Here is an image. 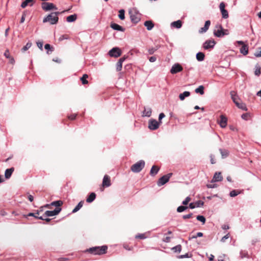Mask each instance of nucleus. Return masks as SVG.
I'll use <instances>...</instances> for the list:
<instances>
[{"mask_svg": "<svg viewBox=\"0 0 261 261\" xmlns=\"http://www.w3.org/2000/svg\"><path fill=\"white\" fill-rule=\"evenodd\" d=\"M110 26L113 30L120 32H124L125 30L122 27L115 23H112Z\"/></svg>", "mask_w": 261, "mask_h": 261, "instance_id": "f3484780", "label": "nucleus"}, {"mask_svg": "<svg viewBox=\"0 0 261 261\" xmlns=\"http://www.w3.org/2000/svg\"><path fill=\"white\" fill-rule=\"evenodd\" d=\"M144 25L146 27L147 30L150 31L153 28L154 24L151 21L147 20L145 21Z\"/></svg>", "mask_w": 261, "mask_h": 261, "instance_id": "4be33fe9", "label": "nucleus"}, {"mask_svg": "<svg viewBox=\"0 0 261 261\" xmlns=\"http://www.w3.org/2000/svg\"><path fill=\"white\" fill-rule=\"evenodd\" d=\"M121 51L119 47H115L111 49L108 53V55L111 57L117 58L121 56Z\"/></svg>", "mask_w": 261, "mask_h": 261, "instance_id": "6e6552de", "label": "nucleus"}, {"mask_svg": "<svg viewBox=\"0 0 261 261\" xmlns=\"http://www.w3.org/2000/svg\"><path fill=\"white\" fill-rule=\"evenodd\" d=\"M172 173H170L167 174H166L161 178H160L158 181L157 184L158 186H162L167 183L170 178L171 177Z\"/></svg>", "mask_w": 261, "mask_h": 261, "instance_id": "423d86ee", "label": "nucleus"}, {"mask_svg": "<svg viewBox=\"0 0 261 261\" xmlns=\"http://www.w3.org/2000/svg\"><path fill=\"white\" fill-rule=\"evenodd\" d=\"M254 74L257 76H259L260 74V68L258 64L255 65V70L254 71Z\"/></svg>", "mask_w": 261, "mask_h": 261, "instance_id": "ea45409f", "label": "nucleus"}, {"mask_svg": "<svg viewBox=\"0 0 261 261\" xmlns=\"http://www.w3.org/2000/svg\"><path fill=\"white\" fill-rule=\"evenodd\" d=\"M108 249V246L103 245L101 246H95L91 247L86 250V252H88L94 255H102L106 253Z\"/></svg>", "mask_w": 261, "mask_h": 261, "instance_id": "f257e3e1", "label": "nucleus"}, {"mask_svg": "<svg viewBox=\"0 0 261 261\" xmlns=\"http://www.w3.org/2000/svg\"><path fill=\"white\" fill-rule=\"evenodd\" d=\"M32 45V43L31 42H28L25 46H24L22 48V51L23 52L27 50L29 48L31 47Z\"/></svg>", "mask_w": 261, "mask_h": 261, "instance_id": "a18cd8bd", "label": "nucleus"}, {"mask_svg": "<svg viewBox=\"0 0 261 261\" xmlns=\"http://www.w3.org/2000/svg\"><path fill=\"white\" fill-rule=\"evenodd\" d=\"M216 43V41L214 39L207 40L203 43V47L205 50L213 49Z\"/></svg>", "mask_w": 261, "mask_h": 261, "instance_id": "1a4fd4ad", "label": "nucleus"}, {"mask_svg": "<svg viewBox=\"0 0 261 261\" xmlns=\"http://www.w3.org/2000/svg\"><path fill=\"white\" fill-rule=\"evenodd\" d=\"M223 179L221 172H216L212 180V182L220 181Z\"/></svg>", "mask_w": 261, "mask_h": 261, "instance_id": "2eb2a0df", "label": "nucleus"}, {"mask_svg": "<svg viewBox=\"0 0 261 261\" xmlns=\"http://www.w3.org/2000/svg\"><path fill=\"white\" fill-rule=\"evenodd\" d=\"M240 53L243 55H246L248 53V46L246 44H243L240 49Z\"/></svg>", "mask_w": 261, "mask_h": 261, "instance_id": "412c9836", "label": "nucleus"}, {"mask_svg": "<svg viewBox=\"0 0 261 261\" xmlns=\"http://www.w3.org/2000/svg\"><path fill=\"white\" fill-rule=\"evenodd\" d=\"M239 194H240V192L233 190L230 192L229 195L230 197H233L238 195Z\"/></svg>", "mask_w": 261, "mask_h": 261, "instance_id": "a19ab883", "label": "nucleus"}, {"mask_svg": "<svg viewBox=\"0 0 261 261\" xmlns=\"http://www.w3.org/2000/svg\"><path fill=\"white\" fill-rule=\"evenodd\" d=\"M27 13V12L26 11H24L23 12L22 16H21V19H20V22L21 23H22L24 22V21L25 20V15H26V13Z\"/></svg>", "mask_w": 261, "mask_h": 261, "instance_id": "3c124183", "label": "nucleus"}, {"mask_svg": "<svg viewBox=\"0 0 261 261\" xmlns=\"http://www.w3.org/2000/svg\"><path fill=\"white\" fill-rule=\"evenodd\" d=\"M126 59V57L125 56H123L122 58H120L118 61L122 64Z\"/></svg>", "mask_w": 261, "mask_h": 261, "instance_id": "338daca9", "label": "nucleus"}, {"mask_svg": "<svg viewBox=\"0 0 261 261\" xmlns=\"http://www.w3.org/2000/svg\"><path fill=\"white\" fill-rule=\"evenodd\" d=\"M63 203V202L61 200H56L50 203V205L58 207L59 206L62 205Z\"/></svg>", "mask_w": 261, "mask_h": 261, "instance_id": "72a5a7b5", "label": "nucleus"}, {"mask_svg": "<svg viewBox=\"0 0 261 261\" xmlns=\"http://www.w3.org/2000/svg\"><path fill=\"white\" fill-rule=\"evenodd\" d=\"M189 207L191 209H193V208H196V206H195V202L194 203H193V202L190 203L189 204Z\"/></svg>", "mask_w": 261, "mask_h": 261, "instance_id": "774afa93", "label": "nucleus"}, {"mask_svg": "<svg viewBox=\"0 0 261 261\" xmlns=\"http://www.w3.org/2000/svg\"><path fill=\"white\" fill-rule=\"evenodd\" d=\"M159 170L160 168L158 166L153 165L150 171V175L152 176L155 175L158 173Z\"/></svg>", "mask_w": 261, "mask_h": 261, "instance_id": "aec40b11", "label": "nucleus"}, {"mask_svg": "<svg viewBox=\"0 0 261 261\" xmlns=\"http://www.w3.org/2000/svg\"><path fill=\"white\" fill-rule=\"evenodd\" d=\"M156 58L154 56L150 57L149 59V60L150 62H154L156 61Z\"/></svg>", "mask_w": 261, "mask_h": 261, "instance_id": "e2e57ef3", "label": "nucleus"}, {"mask_svg": "<svg viewBox=\"0 0 261 261\" xmlns=\"http://www.w3.org/2000/svg\"><path fill=\"white\" fill-rule=\"evenodd\" d=\"M136 238H139V239H145L146 237L145 236V234H143V233H141V234H138V235H137L136 236Z\"/></svg>", "mask_w": 261, "mask_h": 261, "instance_id": "13d9d810", "label": "nucleus"}, {"mask_svg": "<svg viewBox=\"0 0 261 261\" xmlns=\"http://www.w3.org/2000/svg\"><path fill=\"white\" fill-rule=\"evenodd\" d=\"M204 202L201 200H198L195 202L196 207H200L203 205Z\"/></svg>", "mask_w": 261, "mask_h": 261, "instance_id": "49530a36", "label": "nucleus"}, {"mask_svg": "<svg viewBox=\"0 0 261 261\" xmlns=\"http://www.w3.org/2000/svg\"><path fill=\"white\" fill-rule=\"evenodd\" d=\"M165 117V114L163 113H161L159 114V122L161 124L162 123V120Z\"/></svg>", "mask_w": 261, "mask_h": 261, "instance_id": "864d4df0", "label": "nucleus"}, {"mask_svg": "<svg viewBox=\"0 0 261 261\" xmlns=\"http://www.w3.org/2000/svg\"><path fill=\"white\" fill-rule=\"evenodd\" d=\"M240 256L242 258L244 257H248V254L247 252L243 251L242 250L240 251Z\"/></svg>", "mask_w": 261, "mask_h": 261, "instance_id": "8fccbe9b", "label": "nucleus"}, {"mask_svg": "<svg viewBox=\"0 0 261 261\" xmlns=\"http://www.w3.org/2000/svg\"><path fill=\"white\" fill-rule=\"evenodd\" d=\"M160 125V123L156 120L151 119L148 121V127L149 129L154 130L157 129Z\"/></svg>", "mask_w": 261, "mask_h": 261, "instance_id": "0eeeda50", "label": "nucleus"}, {"mask_svg": "<svg viewBox=\"0 0 261 261\" xmlns=\"http://www.w3.org/2000/svg\"><path fill=\"white\" fill-rule=\"evenodd\" d=\"M241 117L243 119L247 120L249 117V114L248 113L243 114L241 116Z\"/></svg>", "mask_w": 261, "mask_h": 261, "instance_id": "5fc2aeb1", "label": "nucleus"}, {"mask_svg": "<svg viewBox=\"0 0 261 261\" xmlns=\"http://www.w3.org/2000/svg\"><path fill=\"white\" fill-rule=\"evenodd\" d=\"M221 12L222 13V17L223 18L226 19L228 17V13L226 9L221 11Z\"/></svg>", "mask_w": 261, "mask_h": 261, "instance_id": "37998d69", "label": "nucleus"}, {"mask_svg": "<svg viewBox=\"0 0 261 261\" xmlns=\"http://www.w3.org/2000/svg\"><path fill=\"white\" fill-rule=\"evenodd\" d=\"M210 24H211V21L210 20H206L205 22V24H204V25L203 27L201 28L199 31V32L200 33H205L206 32L210 26Z\"/></svg>", "mask_w": 261, "mask_h": 261, "instance_id": "dca6fc26", "label": "nucleus"}, {"mask_svg": "<svg viewBox=\"0 0 261 261\" xmlns=\"http://www.w3.org/2000/svg\"><path fill=\"white\" fill-rule=\"evenodd\" d=\"M158 48H159L158 47L149 48L148 52L149 55H152L156 50H158Z\"/></svg>", "mask_w": 261, "mask_h": 261, "instance_id": "09e8293b", "label": "nucleus"}, {"mask_svg": "<svg viewBox=\"0 0 261 261\" xmlns=\"http://www.w3.org/2000/svg\"><path fill=\"white\" fill-rule=\"evenodd\" d=\"M183 68L182 66L178 63H175L173 65L171 69L170 72L172 74H176L178 72H179L182 70Z\"/></svg>", "mask_w": 261, "mask_h": 261, "instance_id": "f8f14e48", "label": "nucleus"}, {"mask_svg": "<svg viewBox=\"0 0 261 261\" xmlns=\"http://www.w3.org/2000/svg\"><path fill=\"white\" fill-rule=\"evenodd\" d=\"M208 188H215L217 187L216 184H208L207 185Z\"/></svg>", "mask_w": 261, "mask_h": 261, "instance_id": "0e129e2a", "label": "nucleus"}, {"mask_svg": "<svg viewBox=\"0 0 261 261\" xmlns=\"http://www.w3.org/2000/svg\"><path fill=\"white\" fill-rule=\"evenodd\" d=\"M83 201H80L78 204L74 208V209L72 210V213H74L77 212L82 206L83 205Z\"/></svg>", "mask_w": 261, "mask_h": 261, "instance_id": "f704fd0d", "label": "nucleus"}, {"mask_svg": "<svg viewBox=\"0 0 261 261\" xmlns=\"http://www.w3.org/2000/svg\"><path fill=\"white\" fill-rule=\"evenodd\" d=\"M190 95V92L189 91H185L182 93H180L179 95V98L181 100H184L186 97H187Z\"/></svg>", "mask_w": 261, "mask_h": 261, "instance_id": "cd10ccee", "label": "nucleus"}, {"mask_svg": "<svg viewBox=\"0 0 261 261\" xmlns=\"http://www.w3.org/2000/svg\"><path fill=\"white\" fill-rule=\"evenodd\" d=\"M61 210L60 207H56L54 211H46L44 214V216L47 217L57 215L61 212Z\"/></svg>", "mask_w": 261, "mask_h": 261, "instance_id": "9d476101", "label": "nucleus"}, {"mask_svg": "<svg viewBox=\"0 0 261 261\" xmlns=\"http://www.w3.org/2000/svg\"><path fill=\"white\" fill-rule=\"evenodd\" d=\"M145 162L143 160H140L131 167V170L135 173L140 172L145 166Z\"/></svg>", "mask_w": 261, "mask_h": 261, "instance_id": "20e7f679", "label": "nucleus"}, {"mask_svg": "<svg viewBox=\"0 0 261 261\" xmlns=\"http://www.w3.org/2000/svg\"><path fill=\"white\" fill-rule=\"evenodd\" d=\"M111 185L110 177L105 175L102 180V186L106 187H109Z\"/></svg>", "mask_w": 261, "mask_h": 261, "instance_id": "4468645a", "label": "nucleus"}, {"mask_svg": "<svg viewBox=\"0 0 261 261\" xmlns=\"http://www.w3.org/2000/svg\"><path fill=\"white\" fill-rule=\"evenodd\" d=\"M42 8L43 10L46 11L50 10L51 9H57V8L54 4L47 2H43L42 3Z\"/></svg>", "mask_w": 261, "mask_h": 261, "instance_id": "9b49d317", "label": "nucleus"}, {"mask_svg": "<svg viewBox=\"0 0 261 261\" xmlns=\"http://www.w3.org/2000/svg\"><path fill=\"white\" fill-rule=\"evenodd\" d=\"M122 67V64L120 62H119V61H118L117 63H116V70L117 71H119L121 70Z\"/></svg>", "mask_w": 261, "mask_h": 261, "instance_id": "de8ad7c7", "label": "nucleus"}, {"mask_svg": "<svg viewBox=\"0 0 261 261\" xmlns=\"http://www.w3.org/2000/svg\"><path fill=\"white\" fill-rule=\"evenodd\" d=\"M230 95L231 99H232L233 102L235 104L236 102H239V99L238 98V96L235 94L234 91H231Z\"/></svg>", "mask_w": 261, "mask_h": 261, "instance_id": "c756f323", "label": "nucleus"}, {"mask_svg": "<svg viewBox=\"0 0 261 261\" xmlns=\"http://www.w3.org/2000/svg\"><path fill=\"white\" fill-rule=\"evenodd\" d=\"M44 48L46 50H47V54H49V51H50L51 52H52L54 49H53V47H51L50 46V44H46L44 46Z\"/></svg>", "mask_w": 261, "mask_h": 261, "instance_id": "58836bf2", "label": "nucleus"}, {"mask_svg": "<svg viewBox=\"0 0 261 261\" xmlns=\"http://www.w3.org/2000/svg\"><path fill=\"white\" fill-rule=\"evenodd\" d=\"M37 46L41 49L43 50V42H37Z\"/></svg>", "mask_w": 261, "mask_h": 261, "instance_id": "bf43d9fd", "label": "nucleus"}, {"mask_svg": "<svg viewBox=\"0 0 261 261\" xmlns=\"http://www.w3.org/2000/svg\"><path fill=\"white\" fill-rule=\"evenodd\" d=\"M227 118L223 115H221L220 119L219 120V123L220 126L222 128L225 127L227 125Z\"/></svg>", "mask_w": 261, "mask_h": 261, "instance_id": "ddd939ff", "label": "nucleus"}, {"mask_svg": "<svg viewBox=\"0 0 261 261\" xmlns=\"http://www.w3.org/2000/svg\"><path fill=\"white\" fill-rule=\"evenodd\" d=\"M172 249L174 252H180L181 250V246L180 245H176V246H174V247H173Z\"/></svg>", "mask_w": 261, "mask_h": 261, "instance_id": "79ce46f5", "label": "nucleus"}, {"mask_svg": "<svg viewBox=\"0 0 261 261\" xmlns=\"http://www.w3.org/2000/svg\"><path fill=\"white\" fill-rule=\"evenodd\" d=\"M195 92L197 93H199L201 95H203L204 94V87L202 85L199 86L197 88H196L195 90Z\"/></svg>", "mask_w": 261, "mask_h": 261, "instance_id": "2f4dec72", "label": "nucleus"}, {"mask_svg": "<svg viewBox=\"0 0 261 261\" xmlns=\"http://www.w3.org/2000/svg\"><path fill=\"white\" fill-rule=\"evenodd\" d=\"M131 21L137 23L140 20V14L135 9L133 11L129 12Z\"/></svg>", "mask_w": 261, "mask_h": 261, "instance_id": "39448f33", "label": "nucleus"}, {"mask_svg": "<svg viewBox=\"0 0 261 261\" xmlns=\"http://www.w3.org/2000/svg\"><path fill=\"white\" fill-rule=\"evenodd\" d=\"M259 50L257 51L255 54L254 56L256 57H261V47L259 48Z\"/></svg>", "mask_w": 261, "mask_h": 261, "instance_id": "4d7b16f0", "label": "nucleus"}, {"mask_svg": "<svg viewBox=\"0 0 261 261\" xmlns=\"http://www.w3.org/2000/svg\"><path fill=\"white\" fill-rule=\"evenodd\" d=\"M77 19V15L75 14L69 15L67 17L66 20L68 22H72Z\"/></svg>", "mask_w": 261, "mask_h": 261, "instance_id": "bb28decb", "label": "nucleus"}, {"mask_svg": "<svg viewBox=\"0 0 261 261\" xmlns=\"http://www.w3.org/2000/svg\"><path fill=\"white\" fill-rule=\"evenodd\" d=\"M39 214V211L38 210L37 211V212L35 213H30L28 214V216H33L34 217H35V218L36 219H39V220H43V216H38L37 215H38Z\"/></svg>", "mask_w": 261, "mask_h": 261, "instance_id": "393cba45", "label": "nucleus"}, {"mask_svg": "<svg viewBox=\"0 0 261 261\" xmlns=\"http://www.w3.org/2000/svg\"><path fill=\"white\" fill-rule=\"evenodd\" d=\"M236 105L240 109L247 111V109L245 103L243 102H236Z\"/></svg>", "mask_w": 261, "mask_h": 261, "instance_id": "473e14b6", "label": "nucleus"}, {"mask_svg": "<svg viewBox=\"0 0 261 261\" xmlns=\"http://www.w3.org/2000/svg\"><path fill=\"white\" fill-rule=\"evenodd\" d=\"M34 0H25L21 4V7L22 8H25L27 6L30 5V6H33Z\"/></svg>", "mask_w": 261, "mask_h": 261, "instance_id": "b1692460", "label": "nucleus"}, {"mask_svg": "<svg viewBox=\"0 0 261 261\" xmlns=\"http://www.w3.org/2000/svg\"><path fill=\"white\" fill-rule=\"evenodd\" d=\"M96 198V194L92 192L87 197L86 199V201L88 203H91L93 202Z\"/></svg>", "mask_w": 261, "mask_h": 261, "instance_id": "a878e982", "label": "nucleus"}, {"mask_svg": "<svg viewBox=\"0 0 261 261\" xmlns=\"http://www.w3.org/2000/svg\"><path fill=\"white\" fill-rule=\"evenodd\" d=\"M229 238V234H226L225 236H224L221 240V242H225V240Z\"/></svg>", "mask_w": 261, "mask_h": 261, "instance_id": "052dcab7", "label": "nucleus"}, {"mask_svg": "<svg viewBox=\"0 0 261 261\" xmlns=\"http://www.w3.org/2000/svg\"><path fill=\"white\" fill-rule=\"evenodd\" d=\"M191 200V198L190 197H187L186 199L182 202V204L183 205H186Z\"/></svg>", "mask_w": 261, "mask_h": 261, "instance_id": "603ef678", "label": "nucleus"}, {"mask_svg": "<svg viewBox=\"0 0 261 261\" xmlns=\"http://www.w3.org/2000/svg\"><path fill=\"white\" fill-rule=\"evenodd\" d=\"M188 208V207L186 206H179L177 208V212L178 213H181L185 211Z\"/></svg>", "mask_w": 261, "mask_h": 261, "instance_id": "c03bdc74", "label": "nucleus"}, {"mask_svg": "<svg viewBox=\"0 0 261 261\" xmlns=\"http://www.w3.org/2000/svg\"><path fill=\"white\" fill-rule=\"evenodd\" d=\"M171 25L177 29H179L182 26V22L180 20L173 21L171 23Z\"/></svg>", "mask_w": 261, "mask_h": 261, "instance_id": "5701e85b", "label": "nucleus"}, {"mask_svg": "<svg viewBox=\"0 0 261 261\" xmlns=\"http://www.w3.org/2000/svg\"><path fill=\"white\" fill-rule=\"evenodd\" d=\"M196 219L198 221H199L201 222H202L203 224H204L205 223L206 219H205V218L203 216L198 215L196 217Z\"/></svg>", "mask_w": 261, "mask_h": 261, "instance_id": "e433bc0d", "label": "nucleus"}, {"mask_svg": "<svg viewBox=\"0 0 261 261\" xmlns=\"http://www.w3.org/2000/svg\"><path fill=\"white\" fill-rule=\"evenodd\" d=\"M119 18L121 20H124L125 18V11L123 9H121L119 11Z\"/></svg>", "mask_w": 261, "mask_h": 261, "instance_id": "c9c22d12", "label": "nucleus"}, {"mask_svg": "<svg viewBox=\"0 0 261 261\" xmlns=\"http://www.w3.org/2000/svg\"><path fill=\"white\" fill-rule=\"evenodd\" d=\"M152 110L150 108L144 107V110L143 112L142 116L149 117L151 115Z\"/></svg>", "mask_w": 261, "mask_h": 261, "instance_id": "a211bd4d", "label": "nucleus"}, {"mask_svg": "<svg viewBox=\"0 0 261 261\" xmlns=\"http://www.w3.org/2000/svg\"><path fill=\"white\" fill-rule=\"evenodd\" d=\"M14 170V168L13 167H12L9 169H7L5 170V177L6 179H9L11 176V175L13 173V172Z\"/></svg>", "mask_w": 261, "mask_h": 261, "instance_id": "6ab92c4d", "label": "nucleus"}, {"mask_svg": "<svg viewBox=\"0 0 261 261\" xmlns=\"http://www.w3.org/2000/svg\"><path fill=\"white\" fill-rule=\"evenodd\" d=\"M190 256L189 255L188 253H186L184 255H181L179 256V258H188Z\"/></svg>", "mask_w": 261, "mask_h": 261, "instance_id": "69168bd1", "label": "nucleus"}, {"mask_svg": "<svg viewBox=\"0 0 261 261\" xmlns=\"http://www.w3.org/2000/svg\"><path fill=\"white\" fill-rule=\"evenodd\" d=\"M219 151L220 152V153L221 154L222 158L223 159L226 158L228 156L229 154V151L227 149H219Z\"/></svg>", "mask_w": 261, "mask_h": 261, "instance_id": "c85d7f7f", "label": "nucleus"}, {"mask_svg": "<svg viewBox=\"0 0 261 261\" xmlns=\"http://www.w3.org/2000/svg\"><path fill=\"white\" fill-rule=\"evenodd\" d=\"M216 28H217V30H214V34L217 37H222L224 36L229 34V31L226 29H224L221 24H217Z\"/></svg>", "mask_w": 261, "mask_h": 261, "instance_id": "7ed1b4c3", "label": "nucleus"}, {"mask_svg": "<svg viewBox=\"0 0 261 261\" xmlns=\"http://www.w3.org/2000/svg\"><path fill=\"white\" fill-rule=\"evenodd\" d=\"M61 13L60 12H52L48 14L46 17H44L43 19V22H49L50 24H55L58 22L59 18L58 15Z\"/></svg>", "mask_w": 261, "mask_h": 261, "instance_id": "f03ea898", "label": "nucleus"}, {"mask_svg": "<svg viewBox=\"0 0 261 261\" xmlns=\"http://www.w3.org/2000/svg\"><path fill=\"white\" fill-rule=\"evenodd\" d=\"M204 54L202 52H198L196 54V59L198 61H202L204 59Z\"/></svg>", "mask_w": 261, "mask_h": 261, "instance_id": "7c9ffc66", "label": "nucleus"}, {"mask_svg": "<svg viewBox=\"0 0 261 261\" xmlns=\"http://www.w3.org/2000/svg\"><path fill=\"white\" fill-rule=\"evenodd\" d=\"M88 77V76L87 74H85L83 75V76L81 78V80L82 82V84L85 85L88 83V81L87 80V79Z\"/></svg>", "mask_w": 261, "mask_h": 261, "instance_id": "4c0bfd02", "label": "nucleus"}, {"mask_svg": "<svg viewBox=\"0 0 261 261\" xmlns=\"http://www.w3.org/2000/svg\"><path fill=\"white\" fill-rule=\"evenodd\" d=\"M192 215H193V214L192 213H189V214L183 215L182 218L184 219H190L192 217Z\"/></svg>", "mask_w": 261, "mask_h": 261, "instance_id": "6e6d98bb", "label": "nucleus"}, {"mask_svg": "<svg viewBox=\"0 0 261 261\" xmlns=\"http://www.w3.org/2000/svg\"><path fill=\"white\" fill-rule=\"evenodd\" d=\"M220 10V11H222L223 10H225V4L224 3L222 2L220 3L219 6Z\"/></svg>", "mask_w": 261, "mask_h": 261, "instance_id": "680f3d73", "label": "nucleus"}]
</instances>
